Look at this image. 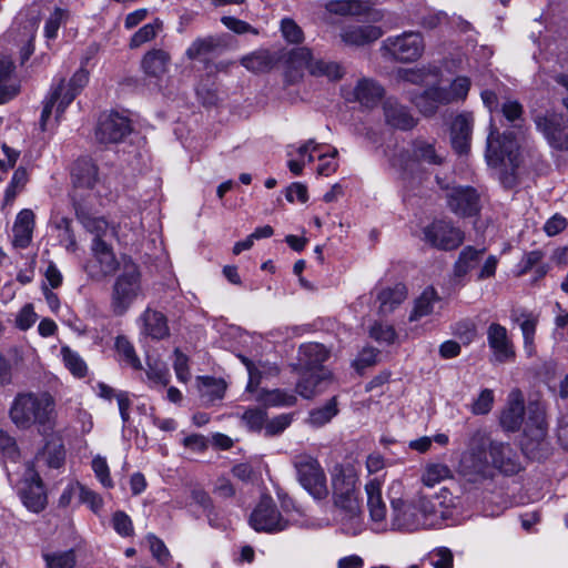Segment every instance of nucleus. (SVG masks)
I'll return each instance as SVG.
<instances>
[{"label":"nucleus","mask_w":568,"mask_h":568,"mask_svg":"<svg viewBox=\"0 0 568 568\" xmlns=\"http://www.w3.org/2000/svg\"><path fill=\"white\" fill-rule=\"evenodd\" d=\"M9 416L19 429L28 430L36 426L40 434H47L57 426L55 400L47 392L18 394L12 402Z\"/></svg>","instance_id":"nucleus-1"},{"label":"nucleus","mask_w":568,"mask_h":568,"mask_svg":"<svg viewBox=\"0 0 568 568\" xmlns=\"http://www.w3.org/2000/svg\"><path fill=\"white\" fill-rule=\"evenodd\" d=\"M331 481L335 507L349 519L361 516L358 473L354 464H335L331 470Z\"/></svg>","instance_id":"nucleus-2"},{"label":"nucleus","mask_w":568,"mask_h":568,"mask_svg":"<svg viewBox=\"0 0 568 568\" xmlns=\"http://www.w3.org/2000/svg\"><path fill=\"white\" fill-rule=\"evenodd\" d=\"M423 489L407 491L399 480H394L388 487V499L390 503L394 525L404 529H417L424 527V518L420 514V505L417 493Z\"/></svg>","instance_id":"nucleus-3"},{"label":"nucleus","mask_w":568,"mask_h":568,"mask_svg":"<svg viewBox=\"0 0 568 568\" xmlns=\"http://www.w3.org/2000/svg\"><path fill=\"white\" fill-rule=\"evenodd\" d=\"M14 471L8 470L9 481L16 486L22 504L33 513H40L47 506V493L33 464H17Z\"/></svg>","instance_id":"nucleus-4"},{"label":"nucleus","mask_w":568,"mask_h":568,"mask_svg":"<svg viewBox=\"0 0 568 568\" xmlns=\"http://www.w3.org/2000/svg\"><path fill=\"white\" fill-rule=\"evenodd\" d=\"M89 82V72L84 68H80L69 80L65 85L64 80L50 92L43 102V109L40 118V126L42 131L47 130L48 121L55 106V120L58 121L67 106L75 99L81 90Z\"/></svg>","instance_id":"nucleus-5"},{"label":"nucleus","mask_w":568,"mask_h":568,"mask_svg":"<svg viewBox=\"0 0 568 568\" xmlns=\"http://www.w3.org/2000/svg\"><path fill=\"white\" fill-rule=\"evenodd\" d=\"M141 292L139 266L128 257H122L121 273L112 286L111 308L115 315H123Z\"/></svg>","instance_id":"nucleus-6"},{"label":"nucleus","mask_w":568,"mask_h":568,"mask_svg":"<svg viewBox=\"0 0 568 568\" xmlns=\"http://www.w3.org/2000/svg\"><path fill=\"white\" fill-rule=\"evenodd\" d=\"M486 159L490 165L510 166L513 173L505 178L504 183L511 185L515 181L514 171L519 166V146L513 132L499 134L491 130L487 138Z\"/></svg>","instance_id":"nucleus-7"},{"label":"nucleus","mask_w":568,"mask_h":568,"mask_svg":"<svg viewBox=\"0 0 568 568\" xmlns=\"http://www.w3.org/2000/svg\"><path fill=\"white\" fill-rule=\"evenodd\" d=\"M527 413L528 416L523 423L521 450L529 459L539 458L540 456L536 452L544 444L548 433L545 409L538 403H529Z\"/></svg>","instance_id":"nucleus-8"},{"label":"nucleus","mask_w":568,"mask_h":568,"mask_svg":"<svg viewBox=\"0 0 568 568\" xmlns=\"http://www.w3.org/2000/svg\"><path fill=\"white\" fill-rule=\"evenodd\" d=\"M425 50V42L422 33L405 31L399 36L386 38L381 45L383 55L408 63L418 60Z\"/></svg>","instance_id":"nucleus-9"},{"label":"nucleus","mask_w":568,"mask_h":568,"mask_svg":"<svg viewBox=\"0 0 568 568\" xmlns=\"http://www.w3.org/2000/svg\"><path fill=\"white\" fill-rule=\"evenodd\" d=\"M520 470V464H458L457 476L465 489H473L500 474L511 476Z\"/></svg>","instance_id":"nucleus-10"},{"label":"nucleus","mask_w":568,"mask_h":568,"mask_svg":"<svg viewBox=\"0 0 568 568\" xmlns=\"http://www.w3.org/2000/svg\"><path fill=\"white\" fill-rule=\"evenodd\" d=\"M416 496L420 505L424 527L439 526L453 516L455 501L447 488H442L434 496H428L425 490L417 493Z\"/></svg>","instance_id":"nucleus-11"},{"label":"nucleus","mask_w":568,"mask_h":568,"mask_svg":"<svg viewBox=\"0 0 568 568\" xmlns=\"http://www.w3.org/2000/svg\"><path fill=\"white\" fill-rule=\"evenodd\" d=\"M92 260L87 264V272L92 280L101 281L114 274L120 267L112 246L106 241H92Z\"/></svg>","instance_id":"nucleus-12"},{"label":"nucleus","mask_w":568,"mask_h":568,"mask_svg":"<svg viewBox=\"0 0 568 568\" xmlns=\"http://www.w3.org/2000/svg\"><path fill=\"white\" fill-rule=\"evenodd\" d=\"M250 525L256 531L272 534L286 529L288 521L282 517L273 500L264 497L251 514Z\"/></svg>","instance_id":"nucleus-13"},{"label":"nucleus","mask_w":568,"mask_h":568,"mask_svg":"<svg viewBox=\"0 0 568 568\" xmlns=\"http://www.w3.org/2000/svg\"><path fill=\"white\" fill-rule=\"evenodd\" d=\"M424 237L433 247L450 251L463 243L464 233L452 223L437 220L424 229Z\"/></svg>","instance_id":"nucleus-14"},{"label":"nucleus","mask_w":568,"mask_h":568,"mask_svg":"<svg viewBox=\"0 0 568 568\" xmlns=\"http://www.w3.org/2000/svg\"><path fill=\"white\" fill-rule=\"evenodd\" d=\"M437 182L442 189L447 190L446 199L448 207L459 216H473L480 210V199L477 191L471 186H453L443 185L439 178Z\"/></svg>","instance_id":"nucleus-15"},{"label":"nucleus","mask_w":568,"mask_h":568,"mask_svg":"<svg viewBox=\"0 0 568 568\" xmlns=\"http://www.w3.org/2000/svg\"><path fill=\"white\" fill-rule=\"evenodd\" d=\"M443 161L444 158L437 153L434 142L416 138L412 141L409 149L400 152L398 163L394 160L393 165H399L403 170H407L410 163L440 165Z\"/></svg>","instance_id":"nucleus-16"},{"label":"nucleus","mask_w":568,"mask_h":568,"mask_svg":"<svg viewBox=\"0 0 568 568\" xmlns=\"http://www.w3.org/2000/svg\"><path fill=\"white\" fill-rule=\"evenodd\" d=\"M295 468L297 481L315 500L327 498V477L321 464H295Z\"/></svg>","instance_id":"nucleus-17"},{"label":"nucleus","mask_w":568,"mask_h":568,"mask_svg":"<svg viewBox=\"0 0 568 568\" xmlns=\"http://www.w3.org/2000/svg\"><path fill=\"white\" fill-rule=\"evenodd\" d=\"M535 123L554 149H568V121L562 114L540 115L536 118Z\"/></svg>","instance_id":"nucleus-18"},{"label":"nucleus","mask_w":568,"mask_h":568,"mask_svg":"<svg viewBox=\"0 0 568 568\" xmlns=\"http://www.w3.org/2000/svg\"><path fill=\"white\" fill-rule=\"evenodd\" d=\"M132 131L131 122L126 116L116 112L100 118L95 129V139L102 144L119 143Z\"/></svg>","instance_id":"nucleus-19"},{"label":"nucleus","mask_w":568,"mask_h":568,"mask_svg":"<svg viewBox=\"0 0 568 568\" xmlns=\"http://www.w3.org/2000/svg\"><path fill=\"white\" fill-rule=\"evenodd\" d=\"M487 342L493 354V362L504 364L515 361V346L505 326L491 323L487 328Z\"/></svg>","instance_id":"nucleus-20"},{"label":"nucleus","mask_w":568,"mask_h":568,"mask_svg":"<svg viewBox=\"0 0 568 568\" xmlns=\"http://www.w3.org/2000/svg\"><path fill=\"white\" fill-rule=\"evenodd\" d=\"M382 109L385 123L392 129L409 131L418 123V119L414 116L410 108L395 98L385 99Z\"/></svg>","instance_id":"nucleus-21"},{"label":"nucleus","mask_w":568,"mask_h":568,"mask_svg":"<svg viewBox=\"0 0 568 568\" xmlns=\"http://www.w3.org/2000/svg\"><path fill=\"white\" fill-rule=\"evenodd\" d=\"M525 398L519 388L510 390L505 407L499 415V425L505 432L515 433L520 429L525 416Z\"/></svg>","instance_id":"nucleus-22"},{"label":"nucleus","mask_w":568,"mask_h":568,"mask_svg":"<svg viewBox=\"0 0 568 568\" xmlns=\"http://www.w3.org/2000/svg\"><path fill=\"white\" fill-rule=\"evenodd\" d=\"M73 209L78 221L83 227L94 235L93 241H105L106 237L116 235V231L103 217H95L84 203L73 199Z\"/></svg>","instance_id":"nucleus-23"},{"label":"nucleus","mask_w":568,"mask_h":568,"mask_svg":"<svg viewBox=\"0 0 568 568\" xmlns=\"http://www.w3.org/2000/svg\"><path fill=\"white\" fill-rule=\"evenodd\" d=\"M383 36V30L373 24H349L341 29L339 37L345 45L363 47L375 42Z\"/></svg>","instance_id":"nucleus-24"},{"label":"nucleus","mask_w":568,"mask_h":568,"mask_svg":"<svg viewBox=\"0 0 568 568\" xmlns=\"http://www.w3.org/2000/svg\"><path fill=\"white\" fill-rule=\"evenodd\" d=\"M473 122L471 114L462 113L458 114L452 123V145L459 154L466 153L469 149Z\"/></svg>","instance_id":"nucleus-25"},{"label":"nucleus","mask_w":568,"mask_h":568,"mask_svg":"<svg viewBox=\"0 0 568 568\" xmlns=\"http://www.w3.org/2000/svg\"><path fill=\"white\" fill-rule=\"evenodd\" d=\"M33 230L34 213L29 209L20 211L12 227V245L17 248L28 247L32 241Z\"/></svg>","instance_id":"nucleus-26"},{"label":"nucleus","mask_w":568,"mask_h":568,"mask_svg":"<svg viewBox=\"0 0 568 568\" xmlns=\"http://www.w3.org/2000/svg\"><path fill=\"white\" fill-rule=\"evenodd\" d=\"M98 166L89 158L78 159L71 171L72 183L77 189L91 190L98 182Z\"/></svg>","instance_id":"nucleus-27"},{"label":"nucleus","mask_w":568,"mask_h":568,"mask_svg":"<svg viewBox=\"0 0 568 568\" xmlns=\"http://www.w3.org/2000/svg\"><path fill=\"white\" fill-rule=\"evenodd\" d=\"M143 323V333L153 339H163L169 337L170 328L168 325L166 316L148 307L141 315Z\"/></svg>","instance_id":"nucleus-28"},{"label":"nucleus","mask_w":568,"mask_h":568,"mask_svg":"<svg viewBox=\"0 0 568 568\" xmlns=\"http://www.w3.org/2000/svg\"><path fill=\"white\" fill-rule=\"evenodd\" d=\"M383 481L378 478L369 479L365 485L367 495V508L374 521H383L386 518L387 508L382 496Z\"/></svg>","instance_id":"nucleus-29"},{"label":"nucleus","mask_w":568,"mask_h":568,"mask_svg":"<svg viewBox=\"0 0 568 568\" xmlns=\"http://www.w3.org/2000/svg\"><path fill=\"white\" fill-rule=\"evenodd\" d=\"M383 95V87L373 79L363 78L354 88L355 100L365 108H374Z\"/></svg>","instance_id":"nucleus-30"},{"label":"nucleus","mask_w":568,"mask_h":568,"mask_svg":"<svg viewBox=\"0 0 568 568\" xmlns=\"http://www.w3.org/2000/svg\"><path fill=\"white\" fill-rule=\"evenodd\" d=\"M485 253L486 247L478 248L471 245L465 246L454 263V277L462 278L470 271L476 268L483 260Z\"/></svg>","instance_id":"nucleus-31"},{"label":"nucleus","mask_w":568,"mask_h":568,"mask_svg":"<svg viewBox=\"0 0 568 568\" xmlns=\"http://www.w3.org/2000/svg\"><path fill=\"white\" fill-rule=\"evenodd\" d=\"M14 68L11 60L0 59V104L11 100L20 91V85L13 75Z\"/></svg>","instance_id":"nucleus-32"},{"label":"nucleus","mask_w":568,"mask_h":568,"mask_svg":"<svg viewBox=\"0 0 568 568\" xmlns=\"http://www.w3.org/2000/svg\"><path fill=\"white\" fill-rule=\"evenodd\" d=\"M170 54L162 49H153L146 52L141 65L145 74L153 78H161L168 71Z\"/></svg>","instance_id":"nucleus-33"},{"label":"nucleus","mask_w":568,"mask_h":568,"mask_svg":"<svg viewBox=\"0 0 568 568\" xmlns=\"http://www.w3.org/2000/svg\"><path fill=\"white\" fill-rule=\"evenodd\" d=\"M407 296V288L404 284L398 283L393 287L382 290L377 300L379 301L378 311L382 315L390 314L398 305H400Z\"/></svg>","instance_id":"nucleus-34"},{"label":"nucleus","mask_w":568,"mask_h":568,"mask_svg":"<svg viewBox=\"0 0 568 568\" xmlns=\"http://www.w3.org/2000/svg\"><path fill=\"white\" fill-rule=\"evenodd\" d=\"M489 444V433L485 428H478L470 433L466 452L474 462H487Z\"/></svg>","instance_id":"nucleus-35"},{"label":"nucleus","mask_w":568,"mask_h":568,"mask_svg":"<svg viewBox=\"0 0 568 568\" xmlns=\"http://www.w3.org/2000/svg\"><path fill=\"white\" fill-rule=\"evenodd\" d=\"M199 382L201 397L206 404H213L224 397L227 387L224 379L203 376L199 377Z\"/></svg>","instance_id":"nucleus-36"},{"label":"nucleus","mask_w":568,"mask_h":568,"mask_svg":"<svg viewBox=\"0 0 568 568\" xmlns=\"http://www.w3.org/2000/svg\"><path fill=\"white\" fill-rule=\"evenodd\" d=\"M454 478L453 470L446 464H426L425 469L420 475L423 490L425 488H433L436 485Z\"/></svg>","instance_id":"nucleus-37"},{"label":"nucleus","mask_w":568,"mask_h":568,"mask_svg":"<svg viewBox=\"0 0 568 568\" xmlns=\"http://www.w3.org/2000/svg\"><path fill=\"white\" fill-rule=\"evenodd\" d=\"M301 362L308 371L315 369L328 358V351L324 345L317 343H310L301 346L300 349Z\"/></svg>","instance_id":"nucleus-38"},{"label":"nucleus","mask_w":568,"mask_h":568,"mask_svg":"<svg viewBox=\"0 0 568 568\" xmlns=\"http://www.w3.org/2000/svg\"><path fill=\"white\" fill-rule=\"evenodd\" d=\"M37 457L42 462H63L65 449L62 437L57 434L48 436L43 448L38 453Z\"/></svg>","instance_id":"nucleus-39"},{"label":"nucleus","mask_w":568,"mask_h":568,"mask_svg":"<svg viewBox=\"0 0 568 568\" xmlns=\"http://www.w3.org/2000/svg\"><path fill=\"white\" fill-rule=\"evenodd\" d=\"M439 301L437 292L434 287H427L416 300L415 306L409 315V321H418L419 318L433 313L435 303Z\"/></svg>","instance_id":"nucleus-40"},{"label":"nucleus","mask_w":568,"mask_h":568,"mask_svg":"<svg viewBox=\"0 0 568 568\" xmlns=\"http://www.w3.org/2000/svg\"><path fill=\"white\" fill-rule=\"evenodd\" d=\"M327 377V373L321 369L314 372V369L305 373L296 385V392L304 398H312L316 393L317 388Z\"/></svg>","instance_id":"nucleus-41"},{"label":"nucleus","mask_w":568,"mask_h":568,"mask_svg":"<svg viewBox=\"0 0 568 568\" xmlns=\"http://www.w3.org/2000/svg\"><path fill=\"white\" fill-rule=\"evenodd\" d=\"M268 407H290L296 404V396L282 389L263 390L257 398Z\"/></svg>","instance_id":"nucleus-42"},{"label":"nucleus","mask_w":568,"mask_h":568,"mask_svg":"<svg viewBox=\"0 0 568 568\" xmlns=\"http://www.w3.org/2000/svg\"><path fill=\"white\" fill-rule=\"evenodd\" d=\"M338 413L337 398L332 397L323 407L310 412L307 423L313 427H322Z\"/></svg>","instance_id":"nucleus-43"},{"label":"nucleus","mask_w":568,"mask_h":568,"mask_svg":"<svg viewBox=\"0 0 568 568\" xmlns=\"http://www.w3.org/2000/svg\"><path fill=\"white\" fill-rule=\"evenodd\" d=\"M114 346L121 362H124L135 371H141L143 368L142 363L135 353L134 346L125 336H118L115 338Z\"/></svg>","instance_id":"nucleus-44"},{"label":"nucleus","mask_w":568,"mask_h":568,"mask_svg":"<svg viewBox=\"0 0 568 568\" xmlns=\"http://www.w3.org/2000/svg\"><path fill=\"white\" fill-rule=\"evenodd\" d=\"M241 63L250 71L263 72L271 69L273 58L267 50H260L243 57Z\"/></svg>","instance_id":"nucleus-45"},{"label":"nucleus","mask_w":568,"mask_h":568,"mask_svg":"<svg viewBox=\"0 0 568 568\" xmlns=\"http://www.w3.org/2000/svg\"><path fill=\"white\" fill-rule=\"evenodd\" d=\"M310 73L315 77H326L329 80H338L344 75L343 68L339 63L316 59L310 64Z\"/></svg>","instance_id":"nucleus-46"},{"label":"nucleus","mask_w":568,"mask_h":568,"mask_svg":"<svg viewBox=\"0 0 568 568\" xmlns=\"http://www.w3.org/2000/svg\"><path fill=\"white\" fill-rule=\"evenodd\" d=\"M162 28L163 22L158 18L154 19L153 22L144 24L131 37L130 48L135 49L153 40Z\"/></svg>","instance_id":"nucleus-47"},{"label":"nucleus","mask_w":568,"mask_h":568,"mask_svg":"<svg viewBox=\"0 0 568 568\" xmlns=\"http://www.w3.org/2000/svg\"><path fill=\"white\" fill-rule=\"evenodd\" d=\"M47 568H74L77 564L73 550L43 554Z\"/></svg>","instance_id":"nucleus-48"},{"label":"nucleus","mask_w":568,"mask_h":568,"mask_svg":"<svg viewBox=\"0 0 568 568\" xmlns=\"http://www.w3.org/2000/svg\"><path fill=\"white\" fill-rule=\"evenodd\" d=\"M453 335L464 346L470 345L477 337L476 324L470 320H462L452 326Z\"/></svg>","instance_id":"nucleus-49"},{"label":"nucleus","mask_w":568,"mask_h":568,"mask_svg":"<svg viewBox=\"0 0 568 568\" xmlns=\"http://www.w3.org/2000/svg\"><path fill=\"white\" fill-rule=\"evenodd\" d=\"M266 418V410L257 407L247 408L241 416L243 424L251 432H261L264 429Z\"/></svg>","instance_id":"nucleus-50"},{"label":"nucleus","mask_w":568,"mask_h":568,"mask_svg":"<svg viewBox=\"0 0 568 568\" xmlns=\"http://www.w3.org/2000/svg\"><path fill=\"white\" fill-rule=\"evenodd\" d=\"M511 318L514 322L519 323L525 344L531 345L535 337L537 318L532 314L520 313L518 315L516 312L511 314Z\"/></svg>","instance_id":"nucleus-51"},{"label":"nucleus","mask_w":568,"mask_h":568,"mask_svg":"<svg viewBox=\"0 0 568 568\" xmlns=\"http://www.w3.org/2000/svg\"><path fill=\"white\" fill-rule=\"evenodd\" d=\"M61 354L64 365L74 376L83 377L87 374V365L78 353L73 352L68 346H63Z\"/></svg>","instance_id":"nucleus-52"},{"label":"nucleus","mask_w":568,"mask_h":568,"mask_svg":"<svg viewBox=\"0 0 568 568\" xmlns=\"http://www.w3.org/2000/svg\"><path fill=\"white\" fill-rule=\"evenodd\" d=\"M294 414H281L272 419H267L264 426V435L266 437H273L282 434L293 422Z\"/></svg>","instance_id":"nucleus-53"},{"label":"nucleus","mask_w":568,"mask_h":568,"mask_svg":"<svg viewBox=\"0 0 568 568\" xmlns=\"http://www.w3.org/2000/svg\"><path fill=\"white\" fill-rule=\"evenodd\" d=\"M68 18V11L61 8H55L54 11L47 19L44 24V36L47 39H55L58 30Z\"/></svg>","instance_id":"nucleus-54"},{"label":"nucleus","mask_w":568,"mask_h":568,"mask_svg":"<svg viewBox=\"0 0 568 568\" xmlns=\"http://www.w3.org/2000/svg\"><path fill=\"white\" fill-rule=\"evenodd\" d=\"M470 89V80L466 77H457L448 88H446L450 103L464 101Z\"/></svg>","instance_id":"nucleus-55"},{"label":"nucleus","mask_w":568,"mask_h":568,"mask_svg":"<svg viewBox=\"0 0 568 568\" xmlns=\"http://www.w3.org/2000/svg\"><path fill=\"white\" fill-rule=\"evenodd\" d=\"M488 457L491 462H513V448L507 443L493 440L490 438L487 458Z\"/></svg>","instance_id":"nucleus-56"},{"label":"nucleus","mask_w":568,"mask_h":568,"mask_svg":"<svg viewBox=\"0 0 568 568\" xmlns=\"http://www.w3.org/2000/svg\"><path fill=\"white\" fill-rule=\"evenodd\" d=\"M494 400V392L489 388L483 389L478 397L471 404V413L474 415L488 414L493 408Z\"/></svg>","instance_id":"nucleus-57"},{"label":"nucleus","mask_w":568,"mask_h":568,"mask_svg":"<svg viewBox=\"0 0 568 568\" xmlns=\"http://www.w3.org/2000/svg\"><path fill=\"white\" fill-rule=\"evenodd\" d=\"M369 335L376 342L386 344L394 343L397 337L396 331L392 325L377 322L371 327Z\"/></svg>","instance_id":"nucleus-58"},{"label":"nucleus","mask_w":568,"mask_h":568,"mask_svg":"<svg viewBox=\"0 0 568 568\" xmlns=\"http://www.w3.org/2000/svg\"><path fill=\"white\" fill-rule=\"evenodd\" d=\"M281 31L286 41L291 43H302L304 40L303 30L297 26V23L290 18H285L281 21Z\"/></svg>","instance_id":"nucleus-59"},{"label":"nucleus","mask_w":568,"mask_h":568,"mask_svg":"<svg viewBox=\"0 0 568 568\" xmlns=\"http://www.w3.org/2000/svg\"><path fill=\"white\" fill-rule=\"evenodd\" d=\"M146 376L150 382L159 386H166L170 382L169 369L162 363L148 364Z\"/></svg>","instance_id":"nucleus-60"},{"label":"nucleus","mask_w":568,"mask_h":568,"mask_svg":"<svg viewBox=\"0 0 568 568\" xmlns=\"http://www.w3.org/2000/svg\"><path fill=\"white\" fill-rule=\"evenodd\" d=\"M216 43L213 38H199L187 48L185 54L189 59L194 60L202 54L211 52Z\"/></svg>","instance_id":"nucleus-61"},{"label":"nucleus","mask_w":568,"mask_h":568,"mask_svg":"<svg viewBox=\"0 0 568 568\" xmlns=\"http://www.w3.org/2000/svg\"><path fill=\"white\" fill-rule=\"evenodd\" d=\"M112 525L114 530L122 537L133 535V524L131 518L124 511H115L112 516Z\"/></svg>","instance_id":"nucleus-62"},{"label":"nucleus","mask_w":568,"mask_h":568,"mask_svg":"<svg viewBox=\"0 0 568 568\" xmlns=\"http://www.w3.org/2000/svg\"><path fill=\"white\" fill-rule=\"evenodd\" d=\"M146 540L153 557L162 565H165L170 559V552L164 542L155 535L149 534Z\"/></svg>","instance_id":"nucleus-63"},{"label":"nucleus","mask_w":568,"mask_h":568,"mask_svg":"<svg viewBox=\"0 0 568 568\" xmlns=\"http://www.w3.org/2000/svg\"><path fill=\"white\" fill-rule=\"evenodd\" d=\"M434 568H453V554L448 548H437L429 555Z\"/></svg>","instance_id":"nucleus-64"}]
</instances>
